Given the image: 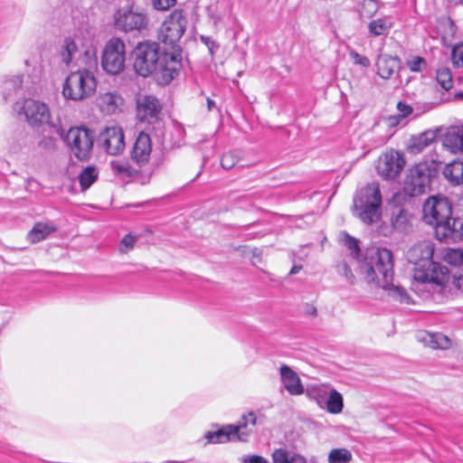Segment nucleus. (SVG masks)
<instances>
[{"mask_svg": "<svg viewBox=\"0 0 463 463\" xmlns=\"http://www.w3.org/2000/svg\"><path fill=\"white\" fill-rule=\"evenodd\" d=\"M410 219L411 217L409 213L406 210L398 207L392 212L391 223L394 230L406 232L411 226Z\"/></svg>", "mask_w": 463, "mask_h": 463, "instance_id": "nucleus-28", "label": "nucleus"}, {"mask_svg": "<svg viewBox=\"0 0 463 463\" xmlns=\"http://www.w3.org/2000/svg\"><path fill=\"white\" fill-rule=\"evenodd\" d=\"M302 269L301 266H298V265H295L292 267V269H290V272L289 274L291 275H294V274H297L300 269Z\"/></svg>", "mask_w": 463, "mask_h": 463, "instance_id": "nucleus-55", "label": "nucleus"}, {"mask_svg": "<svg viewBox=\"0 0 463 463\" xmlns=\"http://www.w3.org/2000/svg\"><path fill=\"white\" fill-rule=\"evenodd\" d=\"M19 113L25 116L26 121L31 126H42L48 124L52 127L55 125L51 121V111L47 104L40 100L26 99L20 108Z\"/></svg>", "mask_w": 463, "mask_h": 463, "instance_id": "nucleus-12", "label": "nucleus"}, {"mask_svg": "<svg viewBox=\"0 0 463 463\" xmlns=\"http://www.w3.org/2000/svg\"><path fill=\"white\" fill-rule=\"evenodd\" d=\"M97 106L106 115L116 114L122 110L124 99L117 92H106L98 96Z\"/></svg>", "mask_w": 463, "mask_h": 463, "instance_id": "nucleus-20", "label": "nucleus"}, {"mask_svg": "<svg viewBox=\"0 0 463 463\" xmlns=\"http://www.w3.org/2000/svg\"><path fill=\"white\" fill-rule=\"evenodd\" d=\"M352 453L347 449H333L328 454V463H349Z\"/></svg>", "mask_w": 463, "mask_h": 463, "instance_id": "nucleus-36", "label": "nucleus"}, {"mask_svg": "<svg viewBox=\"0 0 463 463\" xmlns=\"http://www.w3.org/2000/svg\"><path fill=\"white\" fill-rule=\"evenodd\" d=\"M451 60L455 66H463V45L452 49Z\"/></svg>", "mask_w": 463, "mask_h": 463, "instance_id": "nucleus-47", "label": "nucleus"}, {"mask_svg": "<svg viewBox=\"0 0 463 463\" xmlns=\"http://www.w3.org/2000/svg\"><path fill=\"white\" fill-rule=\"evenodd\" d=\"M23 75H15L5 82V89L16 90L23 85Z\"/></svg>", "mask_w": 463, "mask_h": 463, "instance_id": "nucleus-45", "label": "nucleus"}, {"mask_svg": "<svg viewBox=\"0 0 463 463\" xmlns=\"http://www.w3.org/2000/svg\"><path fill=\"white\" fill-rule=\"evenodd\" d=\"M393 26V22L391 17L384 16L372 20L368 24V31L373 36L387 35Z\"/></svg>", "mask_w": 463, "mask_h": 463, "instance_id": "nucleus-26", "label": "nucleus"}, {"mask_svg": "<svg viewBox=\"0 0 463 463\" xmlns=\"http://www.w3.org/2000/svg\"><path fill=\"white\" fill-rule=\"evenodd\" d=\"M187 20L184 12L180 9L174 10L164 21L159 31V40L171 48L170 52H175L181 57V49L178 43L186 29Z\"/></svg>", "mask_w": 463, "mask_h": 463, "instance_id": "nucleus-7", "label": "nucleus"}, {"mask_svg": "<svg viewBox=\"0 0 463 463\" xmlns=\"http://www.w3.org/2000/svg\"><path fill=\"white\" fill-rule=\"evenodd\" d=\"M344 401L342 394L335 389H330L329 395L325 402V407L329 413L338 414L343 411Z\"/></svg>", "mask_w": 463, "mask_h": 463, "instance_id": "nucleus-32", "label": "nucleus"}, {"mask_svg": "<svg viewBox=\"0 0 463 463\" xmlns=\"http://www.w3.org/2000/svg\"><path fill=\"white\" fill-rule=\"evenodd\" d=\"M376 67L378 75L384 80H388L399 70L400 60L388 54H381L378 56Z\"/></svg>", "mask_w": 463, "mask_h": 463, "instance_id": "nucleus-22", "label": "nucleus"}, {"mask_svg": "<svg viewBox=\"0 0 463 463\" xmlns=\"http://www.w3.org/2000/svg\"><path fill=\"white\" fill-rule=\"evenodd\" d=\"M240 153L237 151H230L222 156L221 165L224 169H232L239 162Z\"/></svg>", "mask_w": 463, "mask_h": 463, "instance_id": "nucleus-41", "label": "nucleus"}, {"mask_svg": "<svg viewBox=\"0 0 463 463\" xmlns=\"http://www.w3.org/2000/svg\"><path fill=\"white\" fill-rule=\"evenodd\" d=\"M207 107L209 110H212L213 107H215V103L211 99H207Z\"/></svg>", "mask_w": 463, "mask_h": 463, "instance_id": "nucleus-56", "label": "nucleus"}, {"mask_svg": "<svg viewBox=\"0 0 463 463\" xmlns=\"http://www.w3.org/2000/svg\"><path fill=\"white\" fill-rule=\"evenodd\" d=\"M435 169L427 162H420L411 167L404 181V192L410 196L427 193Z\"/></svg>", "mask_w": 463, "mask_h": 463, "instance_id": "nucleus-8", "label": "nucleus"}, {"mask_svg": "<svg viewBox=\"0 0 463 463\" xmlns=\"http://www.w3.org/2000/svg\"><path fill=\"white\" fill-rule=\"evenodd\" d=\"M147 24V17L142 13L134 11L129 6L121 7L114 14V25L117 30L121 32H140L146 29Z\"/></svg>", "mask_w": 463, "mask_h": 463, "instance_id": "nucleus-11", "label": "nucleus"}, {"mask_svg": "<svg viewBox=\"0 0 463 463\" xmlns=\"http://www.w3.org/2000/svg\"><path fill=\"white\" fill-rule=\"evenodd\" d=\"M97 88V80L90 70L71 72L62 86V96L66 99L81 101L91 97Z\"/></svg>", "mask_w": 463, "mask_h": 463, "instance_id": "nucleus-6", "label": "nucleus"}, {"mask_svg": "<svg viewBox=\"0 0 463 463\" xmlns=\"http://www.w3.org/2000/svg\"><path fill=\"white\" fill-rule=\"evenodd\" d=\"M444 177L452 184H463V159L453 160L447 164L443 169Z\"/></svg>", "mask_w": 463, "mask_h": 463, "instance_id": "nucleus-24", "label": "nucleus"}, {"mask_svg": "<svg viewBox=\"0 0 463 463\" xmlns=\"http://www.w3.org/2000/svg\"><path fill=\"white\" fill-rule=\"evenodd\" d=\"M84 54L86 57L85 63L87 65L91 67L92 65L97 64L96 51L94 49L90 48V49L86 50Z\"/></svg>", "mask_w": 463, "mask_h": 463, "instance_id": "nucleus-49", "label": "nucleus"}, {"mask_svg": "<svg viewBox=\"0 0 463 463\" xmlns=\"http://www.w3.org/2000/svg\"><path fill=\"white\" fill-rule=\"evenodd\" d=\"M389 139V137L388 136H382L381 137H379V139L377 140L375 146H383L384 145L387 140Z\"/></svg>", "mask_w": 463, "mask_h": 463, "instance_id": "nucleus-54", "label": "nucleus"}, {"mask_svg": "<svg viewBox=\"0 0 463 463\" xmlns=\"http://www.w3.org/2000/svg\"><path fill=\"white\" fill-rule=\"evenodd\" d=\"M382 194L379 184L372 183L361 188L354 198V206L359 218L366 224H372L380 218Z\"/></svg>", "mask_w": 463, "mask_h": 463, "instance_id": "nucleus-5", "label": "nucleus"}, {"mask_svg": "<svg viewBox=\"0 0 463 463\" xmlns=\"http://www.w3.org/2000/svg\"><path fill=\"white\" fill-rule=\"evenodd\" d=\"M152 144L149 135L140 132L131 149V159L139 166L146 165L150 159Z\"/></svg>", "mask_w": 463, "mask_h": 463, "instance_id": "nucleus-17", "label": "nucleus"}, {"mask_svg": "<svg viewBox=\"0 0 463 463\" xmlns=\"http://www.w3.org/2000/svg\"><path fill=\"white\" fill-rule=\"evenodd\" d=\"M336 271L350 285H354L355 283L356 278L353 273L352 269H350L349 265L345 261H340L336 265Z\"/></svg>", "mask_w": 463, "mask_h": 463, "instance_id": "nucleus-39", "label": "nucleus"}, {"mask_svg": "<svg viewBox=\"0 0 463 463\" xmlns=\"http://www.w3.org/2000/svg\"><path fill=\"white\" fill-rule=\"evenodd\" d=\"M273 463H307V459L301 454L286 449H277L272 453Z\"/></svg>", "mask_w": 463, "mask_h": 463, "instance_id": "nucleus-27", "label": "nucleus"}, {"mask_svg": "<svg viewBox=\"0 0 463 463\" xmlns=\"http://www.w3.org/2000/svg\"><path fill=\"white\" fill-rule=\"evenodd\" d=\"M456 98L463 99V92H459V93L456 94Z\"/></svg>", "mask_w": 463, "mask_h": 463, "instance_id": "nucleus-57", "label": "nucleus"}, {"mask_svg": "<svg viewBox=\"0 0 463 463\" xmlns=\"http://www.w3.org/2000/svg\"><path fill=\"white\" fill-rule=\"evenodd\" d=\"M65 141L79 160H87L90 157L94 142V134L90 129L83 127L71 128L66 134Z\"/></svg>", "mask_w": 463, "mask_h": 463, "instance_id": "nucleus-9", "label": "nucleus"}, {"mask_svg": "<svg viewBox=\"0 0 463 463\" xmlns=\"http://www.w3.org/2000/svg\"><path fill=\"white\" fill-rule=\"evenodd\" d=\"M232 424L225 425L215 431H207L203 438L206 444H220L234 440L232 436Z\"/></svg>", "mask_w": 463, "mask_h": 463, "instance_id": "nucleus-25", "label": "nucleus"}, {"mask_svg": "<svg viewBox=\"0 0 463 463\" xmlns=\"http://www.w3.org/2000/svg\"><path fill=\"white\" fill-rule=\"evenodd\" d=\"M137 235L133 233L126 234L120 241L118 245V250L121 253H128L132 250L137 243Z\"/></svg>", "mask_w": 463, "mask_h": 463, "instance_id": "nucleus-38", "label": "nucleus"}, {"mask_svg": "<svg viewBox=\"0 0 463 463\" xmlns=\"http://www.w3.org/2000/svg\"><path fill=\"white\" fill-rule=\"evenodd\" d=\"M449 238L463 236V218H452L450 223Z\"/></svg>", "mask_w": 463, "mask_h": 463, "instance_id": "nucleus-43", "label": "nucleus"}, {"mask_svg": "<svg viewBox=\"0 0 463 463\" xmlns=\"http://www.w3.org/2000/svg\"><path fill=\"white\" fill-rule=\"evenodd\" d=\"M126 45L119 38L110 39L103 50L101 65L105 71L115 75L125 68Z\"/></svg>", "mask_w": 463, "mask_h": 463, "instance_id": "nucleus-10", "label": "nucleus"}, {"mask_svg": "<svg viewBox=\"0 0 463 463\" xmlns=\"http://www.w3.org/2000/svg\"><path fill=\"white\" fill-rule=\"evenodd\" d=\"M423 221L433 226L438 240L446 241L450 232L452 203L445 196H431L423 204Z\"/></svg>", "mask_w": 463, "mask_h": 463, "instance_id": "nucleus-4", "label": "nucleus"}, {"mask_svg": "<svg viewBox=\"0 0 463 463\" xmlns=\"http://www.w3.org/2000/svg\"><path fill=\"white\" fill-rule=\"evenodd\" d=\"M408 68L414 72H420L426 68V61L420 56H415L406 62Z\"/></svg>", "mask_w": 463, "mask_h": 463, "instance_id": "nucleus-42", "label": "nucleus"}, {"mask_svg": "<svg viewBox=\"0 0 463 463\" xmlns=\"http://www.w3.org/2000/svg\"><path fill=\"white\" fill-rule=\"evenodd\" d=\"M137 118L140 121L153 123L158 119L161 106L153 96H145L137 100Z\"/></svg>", "mask_w": 463, "mask_h": 463, "instance_id": "nucleus-16", "label": "nucleus"}, {"mask_svg": "<svg viewBox=\"0 0 463 463\" xmlns=\"http://www.w3.org/2000/svg\"><path fill=\"white\" fill-rule=\"evenodd\" d=\"M436 80L445 90H449L453 87L452 73L447 67H441L437 70Z\"/></svg>", "mask_w": 463, "mask_h": 463, "instance_id": "nucleus-35", "label": "nucleus"}, {"mask_svg": "<svg viewBox=\"0 0 463 463\" xmlns=\"http://www.w3.org/2000/svg\"><path fill=\"white\" fill-rule=\"evenodd\" d=\"M99 172L94 166H87L79 174L78 179L82 191L89 189L98 179Z\"/></svg>", "mask_w": 463, "mask_h": 463, "instance_id": "nucleus-33", "label": "nucleus"}, {"mask_svg": "<svg viewBox=\"0 0 463 463\" xmlns=\"http://www.w3.org/2000/svg\"><path fill=\"white\" fill-rule=\"evenodd\" d=\"M133 67L141 77L153 76L160 85L169 84L181 68L179 54L162 51L159 43L151 41L139 43L133 51Z\"/></svg>", "mask_w": 463, "mask_h": 463, "instance_id": "nucleus-1", "label": "nucleus"}, {"mask_svg": "<svg viewBox=\"0 0 463 463\" xmlns=\"http://www.w3.org/2000/svg\"><path fill=\"white\" fill-rule=\"evenodd\" d=\"M77 52L78 48L74 40L71 37H66L60 47L59 57L61 58V61L68 66L71 62Z\"/></svg>", "mask_w": 463, "mask_h": 463, "instance_id": "nucleus-30", "label": "nucleus"}, {"mask_svg": "<svg viewBox=\"0 0 463 463\" xmlns=\"http://www.w3.org/2000/svg\"><path fill=\"white\" fill-rule=\"evenodd\" d=\"M242 463H269V462L263 457L254 455V456L244 458L242 459Z\"/></svg>", "mask_w": 463, "mask_h": 463, "instance_id": "nucleus-51", "label": "nucleus"}, {"mask_svg": "<svg viewBox=\"0 0 463 463\" xmlns=\"http://www.w3.org/2000/svg\"><path fill=\"white\" fill-rule=\"evenodd\" d=\"M439 139L445 151L451 155L463 154V124L448 127Z\"/></svg>", "mask_w": 463, "mask_h": 463, "instance_id": "nucleus-15", "label": "nucleus"}, {"mask_svg": "<svg viewBox=\"0 0 463 463\" xmlns=\"http://www.w3.org/2000/svg\"><path fill=\"white\" fill-rule=\"evenodd\" d=\"M209 49H210V52H213V46H210Z\"/></svg>", "mask_w": 463, "mask_h": 463, "instance_id": "nucleus-58", "label": "nucleus"}, {"mask_svg": "<svg viewBox=\"0 0 463 463\" xmlns=\"http://www.w3.org/2000/svg\"><path fill=\"white\" fill-rule=\"evenodd\" d=\"M55 231V227L50 223L38 222L29 232L27 238L32 243L39 242L46 239Z\"/></svg>", "mask_w": 463, "mask_h": 463, "instance_id": "nucleus-29", "label": "nucleus"}, {"mask_svg": "<svg viewBox=\"0 0 463 463\" xmlns=\"http://www.w3.org/2000/svg\"><path fill=\"white\" fill-rule=\"evenodd\" d=\"M442 259L450 265L458 266L463 262V250L460 249H447Z\"/></svg>", "mask_w": 463, "mask_h": 463, "instance_id": "nucleus-37", "label": "nucleus"}, {"mask_svg": "<svg viewBox=\"0 0 463 463\" xmlns=\"http://www.w3.org/2000/svg\"><path fill=\"white\" fill-rule=\"evenodd\" d=\"M257 418L253 412L243 415L237 425H232V436L234 440L246 441L256 425Z\"/></svg>", "mask_w": 463, "mask_h": 463, "instance_id": "nucleus-21", "label": "nucleus"}, {"mask_svg": "<svg viewBox=\"0 0 463 463\" xmlns=\"http://www.w3.org/2000/svg\"><path fill=\"white\" fill-rule=\"evenodd\" d=\"M439 128L427 129L418 135L412 136L408 143L407 151L411 155L422 153L432 145L438 137Z\"/></svg>", "mask_w": 463, "mask_h": 463, "instance_id": "nucleus-18", "label": "nucleus"}, {"mask_svg": "<svg viewBox=\"0 0 463 463\" xmlns=\"http://www.w3.org/2000/svg\"><path fill=\"white\" fill-rule=\"evenodd\" d=\"M349 56L354 64L364 68H367L371 64L370 60L366 56L361 55L354 50L349 52Z\"/></svg>", "mask_w": 463, "mask_h": 463, "instance_id": "nucleus-44", "label": "nucleus"}, {"mask_svg": "<svg viewBox=\"0 0 463 463\" xmlns=\"http://www.w3.org/2000/svg\"><path fill=\"white\" fill-rule=\"evenodd\" d=\"M344 244L350 250H354V253L358 251V241L356 239L349 236L348 234H345L344 236Z\"/></svg>", "mask_w": 463, "mask_h": 463, "instance_id": "nucleus-48", "label": "nucleus"}, {"mask_svg": "<svg viewBox=\"0 0 463 463\" xmlns=\"http://www.w3.org/2000/svg\"><path fill=\"white\" fill-rule=\"evenodd\" d=\"M405 165L402 154L390 150L383 154L376 165L378 174L385 179H393L401 173Z\"/></svg>", "mask_w": 463, "mask_h": 463, "instance_id": "nucleus-14", "label": "nucleus"}, {"mask_svg": "<svg viewBox=\"0 0 463 463\" xmlns=\"http://www.w3.org/2000/svg\"><path fill=\"white\" fill-rule=\"evenodd\" d=\"M378 11V5L374 0H364L361 5L360 14L362 17L371 18Z\"/></svg>", "mask_w": 463, "mask_h": 463, "instance_id": "nucleus-40", "label": "nucleus"}, {"mask_svg": "<svg viewBox=\"0 0 463 463\" xmlns=\"http://www.w3.org/2000/svg\"><path fill=\"white\" fill-rule=\"evenodd\" d=\"M98 145L109 155L117 156L125 149V136L122 128L118 126H108L104 128L97 139Z\"/></svg>", "mask_w": 463, "mask_h": 463, "instance_id": "nucleus-13", "label": "nucleus"}, {"mask_svg": "<svg viewBox=\"0 0 463 463\" xmlns=\"http://www.w3.org/2000/svg\"><path fill=\"white\" fill-rule=\"evenodd\" d=\"M306 313L311 317H317V309L313 305H307L306 307Z\"/></svg>", "mask_w": 463, "mask_h": 463, "instance_id": "nucleus-53", "label": "nucleus"}, {"mask_svg": "<svg viewBox=\"0 0 463 463\" xmlns=\"http://www.w3.org/2000/svg\"><path fill=\"white\" fill-rule=\"evenodd\" d=\"M397 109L403 118L409 116L412 112L411 107L402 101L398 102Z\"/></svg>", "mask_w": 463, "mask_h": 463, "instance_id": "nucleus-50", "label": "nucleus"}, {"mask_svg": "<svg viewBox=\"0 0 463 463\" xmlns=\"http://www.w3.org/2000/svg\"><path fill=\"white\" fill-rule=\"evenodd\" d=\"M330 389L323 384L313 385L307 390V395L315 401L320 408L325 407V402L329 395Z\"/></svg>", "mask_w": 463, "mask_h": 463, "instance_id": "nucleus-31", "label": "nucleus"}, {"mask_svg": "<svg viewBox=\"0 0 463 463\" xmlns=\"http://www.w3.org/2000/svg\"><path fill=\"white\" fill-rule=\"evenodd\" d=\"M360 272L368 284L382 288L394 300L402 304L411 303L406 289L392 283L393 260L391 250L385 248L368 250L360 266Z\"/></svg>", "mask_w": 463, "mask_h": 463, "instance_id": "nucleus-3", "label": "nucleus"}, {"mask_svg": "<svg viewBox=\"0 0 463 463\" xmlns=\"http://www.w3.org/2000/svg\"><path fill=\"white\" fill-rule=\"evenodd\" d=\"M279 375L282 385L290 395H301L304 393V386L298 373L287 364L279 367Z\"/></svg>", "mask_w": 463, "mask_h": 463, "instance_id": "nucleus-19", "label": "nucleus"}, {"mask_svg": "<svg viewBox=\"0 0 463 463\" xmlns=\"http://www.w3.org/2000/svg\"><path fill=\"white\" fill-rule=\"evenodd\" d=\"M110 167L113 174L119 177H130L137 173V171L125 161L114 160L110 163Z\"/></svg>", "mask_w": 463, "mask_h": 463, "instance_id": "nucleus-34", "label": "nucleus"}, {"mask_svg": "<svg viewBox=\"0 0 463 463\" xmlns=\"http://www.w3.org/2000/svg\"><path fill=\"white\" fill-rule=\"evenodd\" d=\"M176 0H152L153 7L158 11H166L174 6Z\"/></svg>", "mask_w": 463, "mask_h": 463, "instance_id": "nucleus-46", "label": "nucleus"}, {"mask_svg": "<svg viewBox=\"0 0 463 463\" xmlns=\"http://www.w3.org/2000/svg\"><path fill=\"white\" fill-rule=\"evenodd\" d=\"M420 341L432 349H449L452 342L450 338L442 333L423 332L420 335Z\"/></svg>", "mask_w": 463, "mask_h": 463, "instance_id": "nucleus-23", "label": "nucleus"}, {"mask_svg": "<svg viewBox=\"0 0 463 463\" xmlns=\"http://www.w3.org/2000/svg\"><path fill=\"white\" fill-rule=\"evenodd\" d=\"M433 254L434 246L427 241L416 243L407 252L408 260L415 265L411 289L419 294L441 293L450 279L449 269L433 261Z\"/></svg>", "mask_w": 463, "mask_h": 463, "instance_id": "nucleus-2", "label": "nucleus"}, {"mask_svg": "<svg viewBox=\"0 0 463 463\" xmlns=\"http://www.w3.org/2000/svg\"><path fill=\"white\" fill-rule=\"evenodd\" d=\"M454 285L460 290H463V274L453 276Z\"/></svg>", "mask_w": 463, "mask_h": 463, "instance_id": "nucleus-52", "label": "nucleus"}]
</instances>
